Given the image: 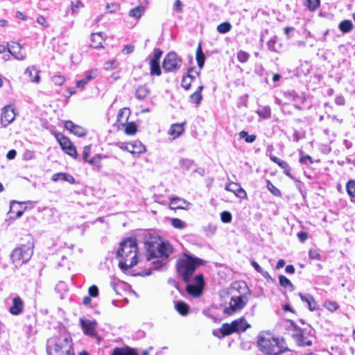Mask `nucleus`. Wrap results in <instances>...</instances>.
Listing matches in <instances>:
<instances>
[{
  "label": "nucleus",
  "mask_w": 355,
  "mask_h": 355,
  "mask_svg": "<svg viewBox=\"0 0 355 355\" xmlns=\"http://www.w3.org/2000/svg\"><path fill=\"white\" fill-rule=\"evenodd\" d=\"M248 302V297L245 295L232 296L230 302V306H225L223 313L232 315L236 311L244 308Z\"/></svg>",
  "instance_id": "6e6552de"
},
{
  "label": "nucleus",
  "mask_w": 355,
  "mask_h": 355,
  "mask_svg": "<svg viewBox=\"0 0 355 355\" xmlns=\"http://www.w3.org/2000/svg\"><path fill=\"white\" fill-rule=\"evenodd\" d=\"M279 284L284 288H288L291 291L294 290V286L291 282L284 275H279Z\"/></svg>",
  "instance_id": "c9c22d12"
},
{
  "label": "nucleus",
  "mask_w": 355,
  "mask_h": 355,
  "mask_svg": "<svg viewBox=\"0 0 355 355\" xmlns=\"http://www.w3.org/2000/svg\"><path fill=\"white\" fill-rule=\"evenodd\" d=\"M195 284H197L198 286H201L204 287L205 282H204V277L202 274H199L195 276L194 277Z\"/></svg>",
  "instance_id": "680f3d73"
},
{
  "label": "nucleus",
  "mask_w": 355,
  "mask_h": 355,
  "mask_svg": "<svg viewBox=\"0 0 355 355\" xmlns=\"http://www.w3.org/2000/svg\"><path fill=\"white\" fill-rule=\"evenodd\" d=\"M232 322H236V324L235 326L234 330L235 333H241L245 331L247 329L250 327V325L246 322L244 318H240L239 319L234 320Z\"/></svg>",
  "instance_id": "6ab92c4d"
},
{
  "label": "nucleus",
  "mask_w": 355,
  "mask_h": 355,
  "mask_svg": "<svg viewBox=\"0 0 355 355\" xmlns=\"http://www.w3.org/2000/svg\"><path fill=\"white\" fill-rule=\"evenodd\" d=\"M299 296L303 302L306 303L310 311H313L317 309V304L312 295L300 293Z\"/></svg>",
  "instance_id": "f3484780"
},
{
  "label": "nucleus",
  "mask_w": 355,
  "mask_h": 355,
  "mask_svg": "<svg viewBox=\"0 0 355 355\" xmlns=\"http://www.w3.org/2000/svg\"><path fill=\"white\" fill-rule=\"evenodd\" d=\"M192 81L191 79H189V77L187 76H184L182 80V87L185 89L186 90H188L190 89Z\"/></svg>",
  "instance_id": "6e6d98bb"
},
{
  "label": "nucleus",
  "mask_w": 355,
  "mask_h": 355,
  "mask_svg": "<svg viewBox=\"0 0 355 355\" xmlns=\"http://www.w3.org/2000/svg\"><path fill=\"white\" fill-rule=\"evenodd\" d=\"M310 329H298L293 334V337L300 346H311L313 343V336L311 334Z\"/></svg>",
  "instance_id": "1a4fd4ad"
},
{
  "label": "nucleus",
  "mask_w": 355,
  "mask_h": 355,
  "mask_svg": "<svg viewBox=\"0 0 355 355\" xmlns=\"http://www.w3.org/2000/svg\"><path fill=\"white\" fill-rule=\"evenodd\" d=\"M55 138L58 141L62 150L67 153V155L76 158L77 157V151L76 147L71 143L70 139L63 135L61 133H58L55 135Z\"/></svg>",
  "instance_id": "9d476101"
},
{
  "label": "nucleus",
  "mask_w": 355,
  "mask_h": 355,
  "mask_svg": "<svg viewBox=\"0 0 355 355\" xmlns=\"http://www.w3.org/2000/svg\"><path fill=\"white\" fill-rule=\"evenodd\" d=\"M120 258L119 267L123 272L134 267L137 263V243L135 238H127L120 243L116 254Z\"/></svg>",
  "instance_id": "f03ea898"
},
{
  "label": "nucleus",
  "mask_w": 355,
  "mask_h": 355,
  "mask_svg": "<svg viewBox=\"0 0 355 355\" xmlns=\"http://www.w3.org/2000/svg\"><path fill=\"white\" fill-rule=\"evenodd\" d=\"M300 162L305 164H312L313 159L311 156L307 155L300 157Z\"/></svg>",
  "instance_id": "338daca9"
},
{
  "label": "nucleus",
  "mask_w": 355,
  "mask_h": 355,
  "mask_svg": "<svg viewBox=\"0 0 355 355\" xmlns=\"http://www.w3.org/2000/svg\"><path fill=\"white\" fill-rule=\"evenodd\" d=\"M132 148L130 149V153L134 157H138L140 154L146 151L145 146L139 141H135L131 143Z\"/></svg>",
  "instance_id": "412c9836"
},
{
  "label": "nucleus",
  "mask_w": 355,
  "mask_h": 355,
  "mask_svg": "<svg viewBox=\"0 0 355 355\" xmlns=\"http://www.w3.org/2000/svg\"><path fill=\"white\" fill-rule=\"evenodd\" d=\"M257 345L259 350L267 355H279L286 350L282 342L270 334H259Z\"/></svg>",
  "instance_id": "7ed1b4c3"
},
{
  "label": "nucleus",
  "mask_w": 355,
  "mask_h": 355,
  "mask_svg": "<svg viewBox=\"0 0 355 355\" xmlns=\"http://www.w3.org/2000/svg\"><path fill=\"white\" fill-rule=\"evenodd\" d=\"M171 225L173 227L179 230L184 229L187 227V224L183 220L178 218L171 219Z\"/></svg>",
  "instance_id": "a18cd8bd"
},
{
  "label": "nucleus",
  "mask_w": 355,
  "mask_h": 355,
  "mask_svg": "<svg viewBox=\"0 0 355 355\" xmlns=\"http://www.w3.org/2000/svg\"><path fill=\"white\" fill-rule=\"evenodd\" d=\"M64 127L67 130L78 137H83L87 134V130L84 128L75 124L71 121H66Z\"/></svg>",
  "instance_id": "2eb2a0df"
},
{
  "label": "nucleus",
  "mask_w": 355,
  "mask_h": 355,
  "mask_svg": "<svg viewBox=\"0 0 355 355\" xmlns=\"http://www.w3.org/2000/svg\"><path fill=\"white\" fill-rule=\"evenodd\" d=\"M163 52L159 49H155L153 50V55H148V58L149 61H154L155 62H159L160 58L162 55Z\"/></svg>",
  "instance_id": "37998d69"
},
{
  "label": "nucleus",
  "mask_w": 355,
  "mask_h": 355,
  "mask_svg": "<svg viewBox=\"0 0 355 355\" xmlns=\"http://www.w3.org/2000/svg\"><path fill=\"white\" fill-rule=\"evenodd\" d=\"M98 75V70L96 69H90L85 72V77L76 82V87L83 89L85 85L89 81L95 78Z\"/></svg>",
  "instance_id": "dca6fc26"
},
{
  "label": "nucleus",
  "mask_w": 355,
  "mask_h": 355,
  "mask_svg": "<svg viewBox=\"0 0 355 355\" xmlns=\"http://www.w3.org/2000/svg\"><path fill=\"white\" fill-rule=\"evenodd\" d=\"M183 132H184V127L182 124H180V123L173 124L168 130V133L171 135L174 136V137H179L180 135H182V133Z\"/></svg>",
  "instance_id": "2f4dec72"
},
{
  "label": "nucleus",
  "mask_w": 355,
  "mask_h": 355,
  "mask_svg": "<svg viewBox=\"0 0 355 355\" xmlns=\"http://www.w3.org/2000/svg\"><path fill=\"white\" fill-rule=\"evenodd\" d=\"M267 189L275 196H279L281 191L270 180L266 181Z\"/></svg>",
  "instance_id": "de8ad7c7"
},
{
  "label": "nucleus",
  "mask_w": 355,
  "mask_h": 355,
  "mask_svg": "<svg viewBox=\"0 0 355 355\" xmlns=\"http://www.w3.org/2000/svg\"><path fill=\"white\" fill-rule=\"evenodd\" d=\"M200 72L195 71L193 68H190L188 70L187 74L186 75L187 77L191 79L193 82L197 77L200 76Z\"/></svg>",
  "instance_id": "8fccbe9b"
},
{
  "label": "nucleus",
  "mask_w": 355,
  "mask_h": 355,
  "mask_svg": "<svg viewBox=\"0 0 355 355\" xmlns=\"http://www.w3.org/2000/svg\"><path fill=\"white\" fill-rule=\"evenodd\" d=\"M35 157V154L33 150H26L23 154V159L24 160H31Z\"/></svg>",
  "instance_id": "bf43d9fd"
},
{
  "label": "nucleus",
  "mask_w": 355,
  "mask_h": 355,
  "mask_svg": "<svg viewBox=\"0 0 355 355\" xmlns=\"http://www.w3.org/2000/svg\"><path fill=\"white\" fill-rule=\"evenodd\" d=\"M15 112L11 105H6L2 109L1 123L3 127L8 126L15 119Z\"/></svg>",
  "instance_id": "f8f14e48"
},
{
  "label": "nucleus",
  "mask_w": 355,
  "mask_h": 355,
  "mask_svg": "<svg viewBox=\"0 0 355 355\" xmlns=\"http://www.w3.org/2000/svg\"><path fill=\"white\" fill-rule=\"evenodd\" d=\"M324 306L330 311H334L338 309V305L336 302L328 301L325 302Z\"/></svg>",
  "instance_id": "5fc2aeb1"
},
{
  "label": "nucleus",
  "mask_w": 355,
  "mask_h": 355,
  "mask_svg": "<svg viewBox=\"0 0 355 355\" xmlns=\"http://www.w3.org/2000/svg\"><path fill=\"white\" fill-rule=\"evenodd\" d=\"M118 66V63L116 62V60H110V61H107L105 63V69L106 70H111V69H116Z\"/></svg>",
  "instance_id": "13d9d810"
},
{
  "label": "nucleus",
  "mask_w": 355,
  "mask_h": 355,
  "mask_svg": "<svg viewBox=\"0 0 355 355\" xmlns=\"http://www.w3.org/2000/svg\"><path fill=\"white\" fill-rule=\"evenodd\" d=\"M104 40L102 33H92L91 36V46L94 49L103 47L102 44Z\"/></svg>",
  "instance_id": "393cba45"
},
{
  "label": "nucleus",
  "mask_w": 355,
  "mask_h": 355,
  "mask_svg": "<svg viewBox=\"0 0 355 355\" xmlns=\"http://www.w3.org/2000/svg\"><path fill=\"white\" fill-rule=\"evenodd\" d=\"M112 355H138L136 350L128 347L119 348L116 347L114 349Z\"/></svg>",
  "instance_id": "c85d7f7f"
},
{
  "label": "nucleus",
  "mask_w": 355,
  "mask_h": 355,
  "mask_svg": "<svg viewBox=\"0 0 355 355\" xmlns=\"http://www.w3.org/2000/svg\"><path fill=\"white\" fill-rule=\"evenodd\" d=\"M8 51L16 60H24L26 54L24 48L17 42H11L8 44Z\"/></svg>",
  "instance_id": "ddd939ff"
},
{
  "label": "nucleus",
  "mask_w": 355,
  "mask_h": 355,
  "mask_svg": "<svg viewBox=\"0 0 355 355\" xmlns=\"http://www.w3.org/2000/svg\"><path fill=\"white\" fill-rule=\"evenodd\" d=\"M186 290L189 295L196 297L201 295L203 287L195 284H188L187 285Z\"/></svg>",
  "instance_id": "aec40b11"
},
{
  "label": "nucleus",
  "mask_w": 355,
  "mask_h": 355,
  "mask_svg": "<svg viewBox=\"0 0 355 355\" xmlns=\"http://www.w3.org/2000/svg\"><path fill=\"white\" fill-rule=\"evenodd\" d=\"M204 261L197 257H188L186 260H183L178 263L177 270L181 276L182 280L188 283L195 272L198 266L203 265Z\"/></svg>",
  "instance_id": "39448f33"
},
{
  "label": "nucleus",
  "mask_w": 355,
  "mask_h": 355,
  "mask_svg": "<svg viewBox=\"0 0 355 355\" xmlns=\"http://www.w3.org/2000/svg\"><path fill=\"white\" fill-rule=\"evenodd\" d=\"M176 311L182 315H187L189 311V306L182 301H178L175 303Z\"/></svg>",
  "instance_id": "473e14b6"
},
{
  "label": "nucleus",
  "mask_w": 355,
  "mask_h": 355,
  "mask_svg": "<svg viewBox=\"0 0 355 355\" xmlns=\"http://www.w3.org/2000/svg\"><path fill=\"white\" fill-rule=\"evenodd\" d=\"M80 324L81 325L83 331L85 335H87L90 337H96V328H97V322L95 320H91L87 319H80Z\"/></svg>",
  "instance_id": "9b49d317"
},
{
  "label": "nucleus",
  "mask_w": 355,
  "mask_h": 355,
  "mask_svg": "<svg viewBox=\"0 0 355 355\" xmlns=\"http://www.w3.org/2000/svg\"><path fill=\"white\" fill-rule=\"evenodd\" d=\"M52 82L56 85H62L65 81V78L61 75H56L52 77Z\"/></svg>",
  "instance_id": "864d4df0"
},
{
  "label": "nucleus",
  "mask_w": 355,
  "mask_h": 355,
  "mask_svg": "<svg viewBox=\"0 0 355 355\" xmlns=\"http://www.w3.org/2000/svg\"><path fill=\"white\" fill-rule=\"evenodd\" d=\"M309 257L312 259H318L320 260L321 259V255L316 250L311 249L309 252Z\"/></svg>",
  "instance_id": "0e129e2a"
},
{
  "label": "nucleus",
  "mask_w": 355,
  "mask_h": 355,
  "mask_svg": "<svg viewBox=\"0 0 355 355\" xmlns=\"http://www.w3.org/2000/svg\"><path fill=\"white\" fill-rule=\"evenodd\" d=\"M136 132H137V126L134 123H132V122L128 123L126 125V127L125 129V132L127 135H134Z\"/></svg>",
  "instance_id": "09e8293b"
},
{
  "label": "nucleus",
  "mask_w": 355,
  "mask_h": 355,
  "mask_svg": "<svg viewBox=\"0 0 355 355\" xmlns=\"http://www.w3.org/2000/svg\"><path fill=\"white\" fill-rule=\"evenodd\" d=\"M232 218V214L229 211H224L220 214V219L223 223H230Z\"/></svg>",
  "instance_id": "4d7b16f0"
},
{
  "label": "nucleus",
  "mask_w": 355,
  "mask_h": 355,
  "mask_svg": "<svg viewBox=\"0 0 355 355\" xmlns=\"http://www.w3.org/2000/svg\"><path fill=\"white\" fill-rule=\"evenodd\" d=\"M25 76H27L29 78V80L33 83H39L40 80V76L39 75V71L37 70L35 66L28 67L25 72Z\"/></svg>",
  "instance_id": "a211bd4d"
},
{
  "label": "nucleus",
  "mask_w": 355,
  "mask_h": 355,
  "mask_svg": "<svg viewBox=\"0 0 355 355\" xmlns=\"http://www.w3.org/2000/svg\"><path fill=\"white\" fill-rule=\"evenodd\" d=\"M270 159L276 163L277 165H279L282 169H284V173L288 177L290 178H292L291 173H290V171H291V168L289 167V165L287 164L286 162L284 161V160H282L280 159L279 158L274 156V155H271L270 156Z\"/></svg>",
  "instance_id": "b1692460"
},
{
  "label": "nucleus",
  "mask_w": 355,
  "mask_h": 355,
  "mask_svg": "<svg viewBox=\"0 0 355 355\" xmlns=\"http://www.w3.org/2000/svg\"><path fill=\"white\" fill-rule=\"evenodd\" d=\"M145 248L146 249V259L148 261L156 259L152 262L153 270L166 268V261L173 252V247L168 243L160 242L157 236H149L145 239Z\"/></svg>",
  "instance_id": "f257e3e1"
},
{
  "label": "nucleus",
  "mask_w": 355,
  "mask_h": 355,
  "mask_svg": "<svg viewBox=\"0 0 355 355\" xmlns=\"http://www.w3.org/2000/svg\"><path fill=\"white\" fill-rule=\"evenodd\" d=\"M89 295L96 297L98 295V288L96 285L91 286L88 289Z\"/></svg>",
  "instance_id": "052dcab7"
},
{
  "label": "nucleus",
  "mask_w": 355,
  "mask_h": 355,
  "mask_svg": "<svg viewBox=\"0 0 355 355\" xmlns=\"http://www.w3.org/2000/svg\"><path fill=\"white\" fill-rule=\"evenodd\" d=\"M196 61L198 66L201 69L205 64V55L203 53L200 43L198 44V48L196 49Z\"/></svg>",
  "instance_id": "c756f323"
},
{
  "label": "nucleus",
  "mask_w": 355,
  "mask_h": 355,
  "mask_svg": "<svg viewBox=\"0 0 355 355\" xmlns=\"http://www.w3.org/2000/svg\"><path fill=\"white\" fill-rule=\"evenodd\" d=\"M297 237H298L299 240L302 243H303V242H304L307 239V238H308V233L306 232L301 231V232L297 233Z\"/></svg>",
  "instance_id": "774afa93"
},
{
  "label": "nucleus",
  "mask_w": 355,
  "mask_h": 355,
  "mask_svg": "<svg viewBox=\"0 0 355 355\" xmlns=\"http://www.w3.org/2000/svg\"><path fill=\"white\" fill-rule=\"evenodd\" d=\"M234 193L237 197H239L241 198H244L247 196L246 192L243 188L240 187V185H238V189Z\"/></svg>",
  "instance_id": "69168bd1"
},
{
  "label": "nucleus",
  "mask_w": 355,
  "mask_h": 355,
  "mask_svg": "<svg viewBox=\"0 0 355 355\" xmlns=\"http://www.w3.org/2000/svg\"><path fill=\"white\" fill-rule=\"evenodd\" d=\"M12 305L9 308V312L13 315H19L24 309V303L21 298L17 295L12 298Z\"/></svg>",
  "instance_id": "4468645a"
},
{
  "label": "nucleus",
  "mask_w": 355,
  "mask_h": 355,
  "mask_svg": "<svg viewBox=\"0 0 355 355\" xmlns=\"http://www.w3.org/2000/svg\"><path fill=\"white\" fill-rule=\"evenodd\" d=\"M238 60L241 63H245L250 58V54L244 51H239L236 54Z\"/></svg>",
  "instance_id": "49530a36"
},
{
  "label": "nucleus",
  "mask_w": 355,
  "mask_h": 355,
  "mask_svg": "<svg viewBox=\"0 0 355 355\" xmlns=\"http://www.w3.org/2000/svg\"><path fill=\"white\" fill-rule=\"evenodd\" d=\"M232 25L229 22H223L217 26V31L220 33H227L230 31Z\"/></svg>",
  "instance_id": "c03bdc74"
},
{
  "label": "nucleus",
  "mask_w": 355,
  "mask_h": 355,
  "mask_svg": "<svg viewBox=\"0 0 355 355\" xmlns=\"http://www.w3.org/2000/svg\"><path fill=\"white\" fill-rule=\"evenodd\" d=\"M150 92V89L146 85H140L135 91V96L139 101L144 100L149 95Z\"/></svg>",
  "instance_id": "bb28decb"
},
{
  "label": "nucleus",
  "mask_w": 355,
  "mask_h": 355,
  "mask_svg": "<svg viewBox=\"0 0 355 355\" xmlns=\"http://www.w3.org/2000/svg\"><path fill=\"white\" fill-rule=\"evenodd\" d=\"M33 254V250L26 245H22L15 248L10 255L13 263L17 267L21 266L30 260Z\"/></svg>",
  "instance_id": "423d86ee"
},
{
  "label": "nucleus",
  "mask_w": 355,
  "mask_h": 355,
  "mask_svg": "<svg viewBox=\"0 0 355 355\" xmlns=\"http://www.w3.org/2000/svg\"><path fill=\"white\" fill-rule=\"evenodd\" d=\"M179 164L182 169L188 171L193 165V161L187 158H182L180 159Z\"/></svg>",
  "instance_id": "79ce46f5"
},
{
  "label": "nucleus",
  "mask_w": 355,
  "mask_h": 355,
  "mask_svg": "<svg viewBox=\"0 0 355 355\" xmlns=\"http://www.w3.org/2000/svg\"><path fill=\"white\" fill-rule=\"evenodd\" d=\"M203 88L204 87L202 85L199 86L197 90L190 95L189 102L199 105L202 99L201 92L202 91Z\"/></svg>",
  "instance_id": "cd10ccee"
},
{
  "label": "nucleus",
  "mask_w": 355,
  "mask_h": 355,
  "mask_svg": "<svg viewBox=\"0 0 355 355\" xmlns=\"http://www.w3.org/2000/svg\"><path fill=\"white\" fill-rule=\"evenodd\" d=\"M338 28L343 33H348L352 31L354 25L350 20L345 19L339 24Z\"/></svg>",
  "instance_id": "7c9ffc66"
},
{
  "label": "nucleus",
  "mask_w": 355,
  "mask_h": 355,
  "mask_svg": "<svg viewBox=\"0 0 355 355\" xmlns=\"http://www.w3.org/2000/svg\"><path fill=\"white\" fill-rule=\"evenodd\" d=\"M48 355H75L72 340L69 336H60L48 341Z\"/></svg>",
  "instance_id": "20e7f679"
},
{
  "label": "nucleus",
  "mask_w": 355,
  "mask_h": 355,
  "mask_svg": "<svg viewBox=\"0 0 355 355\" xmlns=\"http://www.w3.org/2000/svg\"><path fill=\"white\" fill-rule=\"evenodd\" d=\"M91 153V146L87 145L84 147L83 153V159L84 161H87L88 157Z\"/></svg>",
  "instance_id": "e2e57ef3"
},
{
  "label": "nucleus",
  "mask_w": 355,
  "mask_h": 355,
  "mask_svg": "<svg viewBox=\"0 0 355 355\" xmlns=\"http://www.w3.org/2000/svg\"><path fill=\"white\" fill-rule=\"evenodd\" d=\"M268 48L270 51L279 53L282 47L281 43L278 42L277 35L272 36L267 43Z\"/></svg>",
  "instance_id": "4be33fe9"
},
{
  "label": "nucleus",
  "mask_w": 355,
  "mask_h": 355,
  "mask_svg": "<svg viewBox=\"0 0 355 355\" xmlns=\"http://www.w3.org/2000/svg\"><path fill=\"white\" fill-rule=\"evenodd\" d=\"M19 209H21V204L17 202L13 201L10 204V211L8 214H10V216H12L14 215V214H15L16 211Z\"/></svg>",
  "instance_id": "603ef678"
},
{
  "label": "nucleus",
  "mask_w": 355,
  "mask_h": 355,
  "mask_svg": "<svg viewBox=\"0 0 355 355\" xmlns=\"http://www.w3.org/2000/svg\"><path fill=\"white\" fill-rule=\"evenodd\" d=\"M150 71L151 76H160L162 71L159 66V62H155L154 61H149Z\"/></svg>",
  "instance_id": "f704fd0d"
},
{
  "label": "nucleus",
  "mask_w": 355,
  "mask_h": 355,
  "mask_svg": "<svg viewBox=\"0 0 355 355\" xmlns=\"http://www.w3.org/2000/svg\"><path fill=\"white\" fill-rule=\"evenodd\" d=\"M51 180L53 182H58L59 180H63L68 182L71 184H73L75 182V180L73 177L71 175L64 173H57L53 175Z\"/></svg>",
  "instance_id": "a878e982"
},
{
  "label": "nucleus",
  "mask_w": 355,
  "mask_h": 355,
  "mask_svg": "<svg viewBox=\"0 0 355 355\" xmlns=\"http://www.w3.org/2000/svg\"><path fill=\"white\" fill-rule=\"evenodd\" d=\"M187 204V201L180 198H174L171 199L170 206L171 209H184V205Z\"/></svg>",
  "instance_id": "72a5a7b5"
},
{
  "label": "nucleus",
  "mask_w": 355,
  "mask_h": 355,
  "mask_svg": "<svg viewBox=\"0 0 355 355\" xmlns=\"http://www.w3.org/2000/svg\"><path fill=\"white\" fill-rule=\"evenodd\" d=\"M346 190L348 195L352 198V201L355 202V181L349 180L346 185Z\"/></svg>",
  "instance_id": "e433bc0d"
},
{
  "label": "nucleus",
  "mask_w": 355,
  "mask_h": 355,
  "mask_svg": "<svg viewBox=\"0 0 355 355\" xmlns=\"http://www.w3.org/2000/svg\"><path fill=\"white\" fill-rule=\"evenodd\" d=\"M304 6L311 11L315 10L320 4V0H305Z\"/></svg>",
  "instance_id": "58836bf2"
},
{
  "label": "nucleus",
  "mask_w": 355,
  "mask_h": 355,
  "mask_svg": "<svg viewBox=\"0 0 355 355\" xmlns=\"http://www.w3.org/2000/svg\"><path fill=\"white\" fill-rule=\"evenodd\" d=\"M101 157L100 155H97L90 159H87V162L92 166L99 167L101 164Z\"/></svg>",
  "instance_id": "3c124183"
},
{
  "label": "nucleus",
  "mask_w": 355,
  "mask_h": 355,
  "mask_svg": "<svg viewBox=\"0 0 355 355\" xmlns=\"http://www.w3.org/2000/svg\"><path fill=\"white\" fill-rule=\"evenodd\" d=\"M182 60L176 53L171 51L164 57L162 67L166 72H176L180 69Z\"/></svg>",
  "instance_id": "0eeeda50"
},
{
  "label": "nucleus",
  "mask_w": 355,
  "mask_h": 355,
  "mask_svg": "<svg viewBox=\"0 0 355 355\" xmlns=\"http://www.w3.org/2000/svg\"><path fill=\"white\" fill-rule=\"evenodd\" d=\"M239 137L241 139H244L247 143H252L256 140L255 135H248V132L242 130L239 132Z\"/></svg>",
  "instance_id": "a19ab883"
},
{
  "label": "nucleus",
  "mask_w": 355,
  "mask_h": 355,
  "mask_svg": "<svg viewBox=\"0 0 355 355\" xmlns=\"http://www.w3.org/2000/svg\"><path fill=\"white\" fill-rule=\"evenodd\" d=\"M259 116L263 119H270L271 116L270 107L269 106H263L257 110Z\"/></svg>",
  "instance_id": "ea45409f"
},
{
  "label": "nucleus",
  "mask_w": 355,
  "mask_h": 355,
  "mask_svg": "<svg viewBox=\"0 0 355 355\" xmlns=\"http://www.w3.org/2000/svg\"><path fill=\"white\" fill-rule=\"evenodd\" d=\"M236 324V322L223 324L221 327L219 329V331L222 334V337H225L235 333L234 327H235Z\"/></svg>",
  "instance_id": "5701e85b"
},
{
  "label": "nucleus",
  "mask_w": 355,
  "mask_h": 355,
  "mask_svg": "<svg viewBox=\"0 0 355 355\" xmlns=\"http://www.w3.org/2000/svg\"><path fill=\"white\" fill-rule=\"evenodd\" d=\"M144 12V8L139 6L132 9L129 12V16L135 19H139Z\"/></svg>",
  "instance_id": "4c0bfd02"
}]
</instances>
